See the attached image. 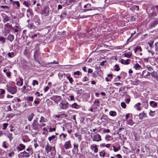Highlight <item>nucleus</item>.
<instances>
[{"label":"nucleus","mask_w":158,"mask_h":158,"mask_svg":"<svg viewBox=\"0 0 158 158\" xmlns=\"http://www.w3.org/2000/svg\"><path fill=\"white\" fill-rule=\"evenodd\" d=\"M66 77H67V78L69 80L70 83L71 84L72 83L73 81V78L72 77H70L69 76H67Z\"/></svg>","instance_id":"393cba45"},{"label":"nucleus","mask_w":158,"mask_h":158,"mask_svg":"<svg viewBox=\"0 0 158 158\" xmlns=\"http://www.w3.org/2000/svg\"><path fill=\"white\" fill-rule=\"evenodd\" d=\"M150 106L153 107H157V103L154 101H151L149 102Z\"/></svg>","instance_id":"f8f14e48"},{"label":"nucleus","mask_w":158,"mask_h":158,"mask_svg":"<svg viewBox=\"0 0 158 158\" xmlns=\"http://www.w3.org/2000/svg\"><path fill=\"white\" fill-rule=\"evenodd\" d=\"M14 4H16L18 7H19L20 6L19 3V1H15L13 2Z\"/></svg>","instance_id":"09e8293b"},{"label":"nucleus","mask_w":158,"mask_h":158,"mask_svg":"<svg viewBox=\"0 0 158 158\" xmlns=\"http://www.w3.org/2000/svg\"><path fill=\"white\" fill-rule=\"evenodd\" d=\"M8 137L9 138V139L10 140H12L13 138V137L12 136V133H9L8 135Z\"/></svg>","instance_id":"de8ad7c7"},{"label":"nucleus","mask_w":158,"mask_h":158,"mask_svg":"<svg viewBox=\"0 0 158 158\" xmlns=\"http://www.w3.org/2000/svg\"><path fill=\"white\" fill-rule=\"evenodd\" d=\"M130 60L129 59H127L126 60H124V64H129V62H128Z\"/></svg>","instance_id":"864d4df0"},{"label":"nucleus","mask_w":158,"mask_h":158,"mask_svg":"<svg viewBox=\"0 0 158 158\" xmlns=\"http://www.w3.org/2000/svg\"><path fill=\"white\" fill-rule=\"evenodd\" d=\"M96 10V8L95 7H92L91 9H85L83 10V12H86L87 11H91L92 10Z\"/></svg>","instance_id":"5701e85b"},{"label":"nucleus","mask_w":158,"mask_h":158,"mask_svg":"<svg viewBox=\"0 0 158 158\" xmlns=\"http://www.w3.org/2000/svg\"><path fill=\"white\" fill-rule=\"evenodd\" d=\"M131 8L133 9L134 10H139V7L138 6H134L131 7Z\"/></svg>","instance_id":"cd10ccee"},{"label":"nucleus","mask_w":158,"mask_h":158,"mask_svg":"<svg viewBox=\"0 0 158 158\" xmlns=\"http://www.w3.org/2000/svg\"><path fill=\"white\" fill-rule=\"evenodd\" d=\"M124 56L128 58H129L131 57V54L130 53H126L124 55Z\"/></svg>","instance_id":"ea45409f"},{"label":"nucleus","mask_w":158,"mask_h":158,"mask_svg":"<svg viewBox=\"0 0 158 158\" xmlns=\"http://www.w3.org/2000/svg\"><path fill=\"white\" fill-rule=\"evenodd\" d=\"M8 126V124L7 123H4L3 124V130H5L6 128Z\"/></svg>","instance_id":"79ce46f5"},{"label":"nucleus","mask_w":158,"mask_h":158,"mask_svg":"<svg viewBox=\"0 0 158 158\" xmlns=\"http://www.w3.org/2000/svg\"><path fill=\"white\" fill-rule=\"evenodd\" d=\"M8 56L9 57H12L14 56V53L13 52H9L8 54Z\"/></svg>","instance_id":"c85d7f7f"},{"label":"nucleus","mask_w":158,"mask_h":158,"mask_svg":"<svg viewBox=\"0 0 158 158\" xmlns=\"http://www.w3.org/2000/svg\"><path fill=\"white\" fill-rule=\"evenodd\" d=\"M147 68L148 70L150 71H152L153 70L152 68L149 65H147Z\"/></svg>","instance_id":"58836bf2"},{"label":"nucleus","mask_w":158,"mask_h":158,"mask_svg":"<svg viewBox=\"0 0 158 158\" xmlns=\"http://www.w3.org/2000/svg\"><path fill=\"white\" fill-rule=\"evenodd\" d=\"M139 118L140 119L142 120L143 118L146 116V114L144 112H143L141 113H140L139 114Z\"/></svg>","instance_id":"4468645a"},{"label":"nucleus","mask_w":158,"mask_h":158,"mask_svg":"<svg viewBox=\"0 0 158 158\" xmlns=\"http://www.w3.org/2000/svg\"><path fill=\"white\" fill-rule=\"evenodd\" d=\"M23 79L22 78H20L19 81L17 82L16 85L18 86H21L23 84Z\"/></svg>","instance_id":"2eb2a0df"},{"label":"nucleus","mask_w":158,"mask_h":158,"mask_svg":"<svg viewBox=\"0 0 158 158\" xmlns=\"http://www.w3.org/2000/svg\"><path fill=\"white\" fill-rule=\"evenodd\" d=\"M48 64H52V65L55 64H58V62H57L56 60H54L52 62L48 63Z\"/></svg>","instance_id":"c756f323"},{"label":"nucleus","mask_w":158,"mask_h":158,"mask_svg":"<svg viewBox=\"0 0 158 158\" xmlns=\"http://www.w3.org/2000/svg\"><path fill=\"white\" fill-rule=\"evenodd\" d=\"M113 150L114 152H117L119 151L120 149V148L119 147L116 148L114 146H113Z\"/></svg>","instance_id":"a878e982"},{"label":"nucleus","mask_w":158,"mask_h":158,"mask_svg":"<svg viewBox=\"0 0 158 158\" xmlns=\"http://www.w3.org/2000/svg\"><path fill=\"white\" fill-rule=\"evenodd\" d=\"M33 21L35 22L36 25L37 26L39 25L40 23V19L37 15L35 16L33 19Z\"/></svg>","instance_id":"6e6552de"},{"label":"nucleus","mask_w":158,"mask_h":158,"mask_svg":"<svg viewBox=\"0 0 158 158\" xmlns=\"http://www.w3.org/2000/svg\"><path fill=\"white\" fill-rule=\"evenodd\" d=\"M70 100L71 101H74V98L73 96L71 95L70 96Z\"/></svg>","instance_id":"69168bd1"},{"label":"nucleus","mask_w":158,"mask_h":158,"mask_svg":"<svg viewBox=\"0 0 158 158\" xmlns=\"http://www.w3.org/2000/svg\"><path fill=\"white\" fill-rule=\"evenodd\" d=\"M28 50L27 49H25L23 52V54L24 55H25L27 54L28 53Z\"/></svg>","instance_id":"13d9d810"},{"label":"nucleus","mask_w":158,"mask_h":158,"mask_svg":"<svg viewBox=\"0 0 158 158\" xmlns=\"http://www.w3.org/2000/svg\"><path fill=\"white\" fill-rule=\"evenodd\" d=\"M71 146V144L69 141L66 142L64 145V147L66 149H69V147Z\"/></svg>","instance_id":"ddd939ff"},{"label":"nucleus","mask_w":158,"mask_h":158,"mask_svg":"<svg viewBox=\"0 0 158 158\" xmlns=\"http://www.w3.org/2000/svg\"><path fill=\"white\" fill-rule=\"evenodd\" d=\"M27 99L28 101H32L33 100V97H28L27 98Z\"/></svg>","instance_id":"473e14b6"},{"label":"nucleus","mask_w":158,"mask_h":158,"mask_svg":"<svg viewBox=\"0 0 158 158\" xmlns=\"http://www.w3.org/2000/svg\"><path fill=\"white\" fill-rule=\"evenodd\" d=\"M20 147L18 148V150L19 151H21L25 148V146L22 144H19Z\"/></svg>","instance_id":"dca6fc26"},{"label":"nucleus","mask_w":158,"mask_h":158,"mask_svg":"<svg viewBox=\"0 0 158 158\" xmlns=\"http://www.w3.org/2000/svg\"><path fill=\"white\" fill-rule=\"evenodd\" d=\"M0 41L2 44H4L6 42L5 38L3 37H0Z\"/></svg>","instance_id":"412c9836"},{"label":"nucleus","mask_w":158,"mask_h":158,"mask_svg":"<svg viewBox=\"0 0 158 158\" xmlns=\"http://www.w3.org/2000/svg\"><path fill=\"white\" fill-rule=\"evenodd\" d=\"M81 73L80 72L77 71L76 72H75L73 73V75L75 76H79Z\"/></svg>","instance_id":"2f4dec72"},{"label":"nucleus","mask_w":158,"mask_h":158,"mask_svg":"<svg viewBox=\"0 0 158 158\" xmlns=\"http://www.w3.org/2000/svg\"><path fill=\"white\" fill-rule=\"evenodd\" d=\"M155 112V111H153L152 110H150V111L149 113V115L151 116H154V113Z\"/></svg>","instance_id":"a19ab883"},{"label":"nucleus","mask_w":158,"mask_h":158,"mask_svg":"<svg viewBox=\"0 0 158 158\" xmlns=\"http://www.w3.org/2000/svg\"><path fill=\"white\" fill-rule=\"evenodd\" d=\"M92 140L94 141L99 142L102 140L101 135L98 133H94L93 136H91Z\"/></svg>","instance_id":"f03ea898"},{"label":"nucleus","mask_w":158,"mask_h":158,"mask_svg":"<svg viewBox=\"0 0 158 158\" xmlns=\"http://www.w3.org/2000/svg\"><path fill=\"white\" fill-rule=\"evenodd\" d=\"M139 83V81L138 80H136L133 82V84L134 85H136Z\"/></svg>","instance_id":"c9c22d12"},{"label":"nucleus","mask_w":158,"mask_h":158,"mask_svg":"<svg viewBox=\"0 0 158 158\" xmlns=\"http://www.w3.org/2000/svg\"><path fill=\"white\" fill-rule=\"evenodd\" d=\"M50 131L51 132L52 131H55L56 130V128H50L49 129Z\"/></svg>","instance_id":"338daca9"},{"label":"nucleus","mask_w":158,"mask_h":158,"mask_svg":"<svg viewBox=\"0 0 158 158\" xmlns=\"http://www.w3.org/2000/svg\"><path fill=\"white\" fill-rule=\"evenodd\" d=\"M7 91L11 94H15L17 92V87L16 86H8L6 85Z\"/></svg>","instance_id":"f257e3e1"},{"label":"nucleus","mask_w":158,"mask_h":158,"mask_svg":"<svg viewBox=\"0 0 158 158\" xmlns=\"http://www.w3.org/2000/svg\"><path fill=\"white\" fill-rule=\"evenodd\" d=\"M55 136L54 135H52L51 136H50L48 137V139L49 141H51L53 139L55 138Z\"/></svg>","instance_id":"4c0bfd02"},{"label":"nucleus","mask_w":158,"mask_h":158,"mask_svg":"<svg viewBox=\"0 0 158 158\" xmlns=\"http://www.w3.org/2000/svg\"><path fill=\"white\" fill-rule=\"evenodd\" d=\"M15 153L14 152H12L11 153H10L9 154V156L10 157H12L14 156Z\"/></svg>","instance_id":"bf43d9fd"},{"label":"nucleus","mask_w":158,"mask_h":158,"mask_svg":"<svg viewBox=\"0 0 158 158\" xmlns=\"http://www.w3.org/2000/svg\"><path fill=\"white\" fill-rule=\"evenodd\" d=\"M30 156V154L25 151L21 152L18 155V157L19 158H22L24 157H29Z\"/></svg>","instance_id":"20e7f679"},{"label":"nucleus","mask_w":158,"mask_h":158,"mask_svg":"<svg viewBox=\"0 0 158 158\" xmlns=\"http://www.w3.org/2000/svg\"><path fill=\"white\" fill-rule=\"evenodd\" d=\"M46 121L44 120V117L41 116L40 118V123L42 122H45Z\"/></svg>","instance_id":"37998d69"},{"label":"nucleus","mask_w":158,"mask_h":158,"mask_svg":"<svg viewBox=\"0 0 158 158\" xmlns=\"http://www.w3.org/2000/svg\"><path fill=\"white\" fill-rule=\"evenodd\" d=\"M11 25H10L9 23H7L6 24H5L4 25V27H8L10 28L11 27Z\"/></svg>","instance_id":"e433bc0d"},{"label":"nucleus","mask_w":158,"mask_h":158,"mask_svg":"<svg viewBox=\"0 0 158 158\" xmlns=\"http://www.w3.org/2000/svg\"><path fill=\"white\" fill-rule=\"evenodd\" d=\"M23 4L27 7H28L29 6L28 2L27 1H24L23 2Z\"/></svg>","instance_id":"603ef678"},{"label":"nucleus","mask_w":158,"mask_h":158,"mask_svg":"<svg viewBox=\"0 0 158 158\" xmlns=\"http://www.w3.org/2000/svg\"><path fill=\"white\" fill-rule=\"evenodd\" d=\"M152 76L155 78V79L158 81V75L156 72H153L151 73Z\"/></svg>","instance_id":"1a4fd4ad"},{"label":"nucleus","mask_w":158,"mask_h":158,"mask_svg":"<svg viewBox=\"0 0 158 158\" xmlns=\"http://www.w3.org/2000/svg\"><path fill=\"white\" fill-rule=\"evenodd\" d=\"M72 106L73 108H77V107H78V105L76 103H74L72 104Z\"/></svg>","instance_id":"7c9ffc66"},{"label":"nucleus","mask_w":158,"mask_h":158,"mask_svg":"<svg viewBox=\"0 0 158 158\" xmlns=\"http://www.w3.org/2000/svg\"><path fill=\"white\" fill-rule=\"evenodd\" d=\"M134 68L135 69H138L141 68V66L138 64H134Z\"/></svg>","instance_id":"b1692460"},{"label":"nucleus","mask_w":158,"mask_h":158,"mask_svg":"<svg viewBox=\"0 0 158 158\" xmlns=\"http://www.w3.org/2000/svg\"><path fill=\"white\" fill-rule=\"evenodd\" d=\"M1 8H2L4 9H8L9 8V6H1Z\"/></svg>","instance_id":"6e6d98bb"},{"label":"nucleus","mask_w":158,"mask_h":158,"mask_svg":"<svg viewBox=\"0 0 158 158\" xmlns=\"http://www.w3.org/2000/svg\"><path fill=\"white\" fill-rule=\"evenodd\" d=\"M109 114L111 116H114L116 115L117 113L114 111H110L109 112Z\"/></svg>","instance_id":"aec40b11"},{"label":"nucleus","mask_w":158,"mask_h":158,"mask_svg":"<svg viewBox=\"0 0 158 158\" xmlns=\"http://www.w3.org/2000/svg\"><path fill=\"white\" fill-rule=\"evenodd\" d=\"M94 103L97 104V106H99V100L97 99V100H95L94 101Z\"/></svg>","instance_id":"4d7b16f0"},{"label":"nucleus","mask_w":158,"mask_h":158,"mask_svg":"<svg viewBox=\"0 0 158 158\" xmlns=\"http://www.w3.org/2000/svg\"><path fill=\"white\" fill-rule=\"evenodd\" d=\"M38 82L37 81L34 80L33 81L32 84L33 86H35V84L38 85Z\"/></svg>","instance_id":"c03bdc74"},{"label":"nucleus","mask_w":158,"mask_h":158,"mask_svg":"<svg viewBox=\"0 0 158 158\" xmlns=\"http://www.w3.org/2000/svg\"><path fill=\"white\" fill-rule=\"evenodd\" d=\"M115 70L116 71H118L120 70V68L119 66L118 65L116 64L115 65Z\"/></svg>","instance_id":"72a5a7b5"},{"label":"nucleus","mask_w":158,"mask_h":158,"mask_svg":"<svg viewBox=\"0 0 158 158\" xmlns=\"http://www.w3.org/2000/svg\"><path fill=\"white\" fill-rule=\"evenodd\" d=\"M15 115V114L13 113L9 114L7 115L6 118H11L14 116Z\"/></svg>","instance_id":"4be33fe9"},{"label":"nucleus","mask_w":158,"mask_h":158,"mask_svg":"<svg viewBox=\"0 0 158 158\" xmlns=\"http://www.w3.org/2000/svg\"><path fill=\"white\" fill-rule=\"evenodd\" d=\"M121 106L123 108H125L126 107V105L124 102H122L121 104Z\"/></svg>","instance_id":"f704fd0d"},{"label":"nucleus","mask_w":158,"mask_h":158,"mask_svg":"<svg viewBox=\"0 0 158 158\" xmlns=\"http://www.w3.org/2000/svg\"><path fill=\"white\" fill-rule=\"evenodd\" d=\"M74 135L76 137H77L78 138H81V135L78 134L77 133H76L74 134Z\"/></svg>","instance_id":"e2e57ef3"},{"label":"nucleus","mask_w":158,"mask_h":158,"mask_svg":"<svg viewBox=\"0 0 158 158\" xmlns=\"http://www.w3.org/2000/svg\"><path fill=\"white\" fill-rule=\"evenodd\" d=\"M5 93V90L2 89H0V94H3Z\"/></svg>","instance_id":"8fccbe9b"},{"label":"nucleus","mask_w":158,"mask_h":158,"mask_svg":"<svg viewBox=\"0 0 158 158\" xmlns=\"http://www.w3.org/2000/svg\"><path fill=\"white\" fill-rule=\"evenodd\" d=\"M69 104L65 101H62L59 104L60 108L63 109H66L69 107Z\"/></svg>","instance_id":"7ed1b4c3"},{"label":"nucleus","mask_w":158,"mask_h":158,"mask_svg":"<svg viewBox=\"0 0 158 158\" xmlns=\"http://www.w3.org/2000/svg\"><path fill=\"white\" fill-rule=\"evenodd\" d=\"M34 116V115L33 113H31L27 117L28 120L30 121H31L33 119Z\"/></svg>","instance_id":"f3484780"},{"label":"nucleus","mask_w":158,"mask_h":158,"mask_svg":"<svg viewBox=\"0 0 158 158\" xmlns=\"http://www.w3.org/2000/svg\"><path fill=\"white\" fill-rule=\"evenodd\" d=\"M100 156L104 157L105 156V153L102 152H101L99 153Z\"/></svg>","instance_id":"a18cd8bd"},{"label":"nucleus","mask_w":158,"mask_h":158,"mask_svg":"<svg viewBox=\"0 0 158 158\" xmlns=\"http://www.w3.org/2000/svg\"><path fill=\"white\" fill-rule=\"evenodd\" d=\"M9 17H8L7 16H6L4 17L2 21L4 23H5L9 20Z\"/></svg>","instance_id":"a211bd4d"},{"label":"nucleus","mask_w":158,"mask_h":158,"mask_svg":"<svg viewBox=\"0 0 158 158\" xmlns=\"http://www.w3.org/2000/svg\"><path fill=\"white\" fill-rule=\"evenodd\" d=\"M127 122L128 124L131 126H132L134 123L131 120H129L127 121Z\"/></svg>","instance_id":"bb28decb"},{"label":"nucleus","mask_w":158,"mask_h":158,"mask_svg":"<svg viewBox=\"0 0 158 158\" xmlns=\"http://www.w3.org/2000/svg\"><path fill=\"white\" fill-rule=\"evenodd\" d=\"M116 156L118 158H122V156L119 154L116 155Z\"/></svg>","instance_id":"774afa93"},{"label":"nucleus","mask_w":158,"mask_h":158,"mask_svg":"<svg viewBox=\"0 0 158 158\" xmlns=\"http://www.w3.org/2000/svg\"><path fill=\"white\" fill-rule=\"evenodd\" d=\"M34 60L35 61H37V57L38 56L39 54V52L37 50H35L34 51Z\"/></svg>","instance_id":"9d476101"},{"label":"nucleus","mask_w":158,"mask_h":158,"mask_svg":"<svg viewBox=\"0 0 158 158\" xmlns=\"http://www.w3.org/2000/svg\"><path fill=\"white\" fill-rule=\"evenodd\" d=\"M50 99L54 101L56 103H58L59 101L61 100V97L59 96H54L51 97Z\"/></svg>","instance_id":"39448f33"},{"label":"nucleus","mask_w":158,"mask_h":158,"mask_svg":"<svg viewBox=\"0 0 158 158\" xmlns=\"http://www.w3.org/2000/svg\"><path fill=\"white\" fill-rule=\"evenodd\" d=\"M52 147L49 145H47L45 147L46 150L48 152H50L51 150Z\"/></svg>","instance_id":"6ab92c4d"},{"label":"nucleus","mask_w":158,"mask_h":158,"mask_svg":"<svg viewBox=\"0 0 158 158\" xmlns=\"http://www.w3.org/2000/svg\"><path fill=\"white\" fill-rule=\"evenodd\" d=\"M125 89V88L124 87H121L119 89V92H122Z\"/></svg>","instance_id":"3c124183"},{"label":"nucleus","mask_w":158,"mask_h":158,"mask_svg":"<svg viewBox=\"0 0 158 158\" xmlns=\"http://www.w3.org/2000/svg\"><path fill=\"white\" fill-rule=\"evenodd\" d=\"M143 106L145 109H147L148 106V103L147 102H146L143 105Z\"/></svg>","instance_id":"5fc2aeb1"},{"label":"nucleus","mask_w":158,"mask_h":158,"mask_svg":"<svg viewBox=\"0 0 158 158\" xmlns=\"http://www.w3.org/2000/svg\"><path fill=\"white\" fill-rule=\"evenodd\" d=\"M62 135L63 136V137L64 138H65L67 135V134H64V133H62L60 135V137Z\"/></svg>","instance_id":"0e129e2a"},{"label":"nucleus","mask_w":158,"mask_h":158,"mask_svg":"<svg viewBox=\"0 0 158 158\" xmlns=\"http://www.w3.org/2000/svg\"><path fill=\"white\" fill-rule=\"evenodd\" d=\"M158 24V19H156L151 22L150 25V27H155Z\"/></svg>","instance_id":"0eeeda50"},{"label":"nucleus","mask_w":158,"mask_h":158,"mask_svg":"<svg viewBox=\"0 0 158 158\" xmlns=\"http://www.w3.org/2000/svg\"><path fill=\"white\" fill-rule=\"evenodd\" d=\"M141 105V103L140 102H138L137 103L136 105L134 107L135 108V107H137Z\"/></svg>","instance_id":"680f3d73"},{"label":"nucleus","mask_w":158,"mask_h":158,"mask_svg":"<svg viewBox=\"0 0 158 158\" xmlns=\"http://www.w3.org/2000/svg\"><path fill=\"white\" fill-rule=\"evenodd\" d=\"M123 83H120L119 82H117V83H114V85H116L117 86H119L122 85Z\"/></svg>","instance_id":"49530a36"},{"label":"nucleus","mask_w":158,"mask_h":158,"mask_svg":"<svg viewBox=\"0 0 158 158\" xmlns=\"http://www.w3.org/2000/svg\"><path fill=\"white\" fill-rule=\"evenodd\" d=\"M7 39V40L11 42L14 40V36L13 35L10 34L8 36Z\"/></svg>","instance_id":"9b49d317"},{"label":"nucleus","mask_w":158,"mask_h":158,"mask_svg":"<svg viewBox=\"0 0 158 158\" xmlns=\"http://www.w3.org/2000/svg\"><path fill=\"white\" fill-rule=\"evenodd\" d=\"M6 108L7 109V111H9L11 110V107L10 105L7 106Z\"/></svg>","instance_id":"052dcab7"},{"label":"nucleus","mask_w":158,"mask_h":158,"mask_svg":"<svg viewBox=\"0 0 158 158\" xmlns=\"http://www.w3.org/2000/svg\"><path fill=\"white\" fill-rule=\"evenodd\" d=\"M49 9L48 7H45L42 12V14L44 16H48L49 13Z\"/></svg>","instance_id":"423d86ee"}]
</instances>
